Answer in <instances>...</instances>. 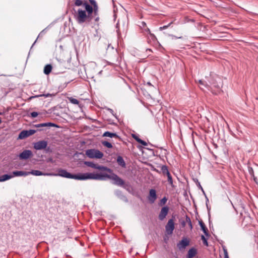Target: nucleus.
<instances>
[{
	"label": "nucleus",
	"instance_id": "c9c22d12",
	"mask_svg": "<svg viewBox=\"0 0 258 258\" xmlns=\"http://www.w3.org/2000/svg\"><path fill=\"white\" fill-rule=\"evenodd\" d=\"M223 250H224V258H229L227 249L225 247H224Z\"/></svg>",
	"mask_w": 258,
	"mask_h": 258
},
{
	"label": "nucleus",
	"instance_id": "bb28decb",
	"mask_svg": "<svg viewBox=\"0 0 258 258\" xmlns=\"http://www.w3.org/2000/svg\"><path fill=\"white\" fill-rule=\"evenodd\" d=\"M167 179H168V181L169 182V183L170 184V185L172 186V187H174V185H173V179H172V176H171V175L170 174V173H169L168 174H167Z\"/></svg>",
	"mask_w": 258,
	"mask_h": 258
},
{
	"label": "nucleus",
	"instance_id": "7ed1b4c3",
	"mask_svg": "<svg viewBox=\"0 0 258 258\" xmlns=\"http://www.w3.org/2000/svg\"><path fill=\"white\" fill-rule=\"evenodd\" d=\"M74 18L77 22L79 24L84 23L88 24L94 19L90 14L87 12L86 9L82 10L78 9L74 10Z\"/></svg>",
	"mask_w": 258,
	"mask_h": 258
},
{
	"label": "nucleus",
	"instance_id": "f3484780",
	"mask_svg": "<svg viewBox=\"0 0 258 258\" xmlns=\"http://www.w3.org/2000/svg\"><path fill=\"white\" fill-rule=\"evenodd\" d=\"M35 126L36 127H45V126H57V125L51 122H47V123H39L35 125Z\"/></svg>",
	"mask_w": 258,
	"mask_h": 258
},
{
	"label": "nucleus",
	"instance_id": "9d476101",
	"mask_svg": "<svg viewBox=\"0 0 258 258\" xmlns=\"http://www.w3.org/2000/svg\"><path fill=\"white\" fill-rule=\"evenodd\" d=\"M174 228V222L173 219H169L165 226V229L167 233L169 235L172 234Z\"/></svg>",
	"mask_w": 258,
	"mask_h": 258
},
{
	"label": "nucleus",
	"instance_id": "393cba45",
	"mask_svg": "<svg viewBox=\"0 0 258 258\" xmlns=\"http://www.w3.org/2000/svg\"><path fill=\"white\" fill-rule=\"evenodd\" d=\"M161 170L162 174L166 176L167 174H168L170 173L168 169L167 166L166 165H162L161 167Z\"/></svg>",
	"mask_w": 258,
	"mask_h": 258
},
{
	"label": "nucleus",
	"instance_id": "a18cd8bd",
	"mask_svg": "<svg viewBox=\"0 0 258 258\" xmlns=\"http://www.w3.org/2000/svg\"><path fill=\"white\" fill-rule=\"evenodd\" d=\"M206 199H207V202H208L209 200H208V198L207 197H206Z\"/></svg>",
	"mask_w": 258,
	"mask_h": 258
},
{
	"label": "nucleus",
	"instance_id": "ea45409f",
	"mask_svg": "<svg viewBox=\"0 0 258 258\" xmlns=\"http://www.w3.org/2000/svg\"><path fill=\"white\" fill-rule=\"evenodd\" d=\"M144 31L145 32H147L148 34H149L151 32L150 29L148 28H145Z\"/></svg>",
	"mask_w": 258,
	"mask_h": 258
},
{
	"label": "nucleus",
	"instance_id": "c756f323",
	"mask_svg": "<svg viewBox=\"0 0 258 258\" xmlns=\"http://www.w3.org/2000/svg\"><path fill=\"white\" fill-rule=\"evenodd\" d=\"M40 96H44L45 98H46V97H48L51 96V94H49V93L43 94H41V95H36L35 96H32V97H30V98H36V97H40Z\"/></svg>",
	"mask_w": 258,
	"mask_h": 258
},
{
	"label": "nucleus",
	"instance_id": "2eb2a0df",
	"mask_svg": "<svg viewBox=\"0 0 258 258\" xmlns=\"http://www.w3.org/2000/svg\"><path fill=\"white\" fill-rule=\"evenodd\" d=\"M189 244V241L187 239L184 238L182 239L179 243L177 244V246L179 249L184 248Z\"/></svg>",
	"mask_w": 258,
	"mask_h": 258
},
{
	"label": "nucleus",
	"instance_id": "423d86ee",
	"mask_svg": "<svg viewBox=\"0 0 258 258\" xmlns=\"http://www.w3.org/2000/svg\"><path fill=\"white\" fill-rule=\"evenodd\" d=\"M84 164L88 167H92L94 169H98L101 171V172H107L108 173H111L112 170L106 166L100 165L98 164L94 163L92 162L85 161Z\"/></svg>",
	"mask_w": 258,
	"mask_h": 258
},
{
	"label": "nucleus",
	"instance_id": "f8f14e48",
	"mask_svg": "<svg viewBox=\"0 0 258 258\" xmlns=\"http://www.w3.org/2000/svg\"><path fill=\"white\" fill-rule=\"evenodd\" d=\"M169 208L167 206L162 208L158 216L160 220L162 221L165 218L169 212Z\"/></svg>",
	"mask_w": 258,
	"mask_h": 258
},
{
	"label": "nucleus",
	"instance_id": "9b49d317",
	"mask_svg": "<svg viewBox=\"0 0 258 258\" xmlns=\"http://www.w3.org/2000/svg\"><path fill=\"white\" fill-rule=\"evenodd\" d=\"M33 156L32 152L31 150H25L20 153L19 155L20 159L26 160Z\"/></svg>",
	"mask_w": 258,
	"mask_h": 258
},
{
	"label": "nucleus",
	"instance_id": "a211bd4d",
	"mask_svg": "<svg viewBox=\"0 0 258 258\" xmlns=\"http://www.w3.org/2000/svg\"><path fill=\"white\" fill-rule=\"evenodd\" d=\"M103 137H110V138H119V136L116 133H110L108 131L105 132L103 134Z\"/></svg>",
	"mask_w": 258,
	"mask_h": 258
},
{
	"label": "nucleus",
	"instance_id": "1a4fd4ad",
	"mask_svg": "<svg viewBox=\"0 0 258 258\" xmlns=\"http://www.w3.org/2000/svg\"><path fill=\"white\" fill-rule=\"evenodd\" d=\"M47 142L44 140L39 141L33 144L34 148L36 150L45 149L47 146Z\"/></svg>",
	"mask_w": 258,
	"mask_h": 258
},
{
	"label": "nucleus",
	"instance_id": "ddd939ff",
	"mask_svg": "<svg viewBox=\"0 0 258 258\" xmlns=\"http://www.w3.org/2000/svg\"><path fill=\"white\" fill-rule=\"evenodd\" d=\"M148 200L150 203L153 204L157 199L156 191L154 189H151L149 191V195L148 197Z\"/></svg>",
	"mask_w": 258,
	"mask_h": 258
},
{
	"label": "nucleus",
	"instance_id": "79ce46f5",
	"mask_svg": "<svg viewBox=\"0 0 258 258\" xmlns=\"http://www.w3.org/2000/svg\"><path fill=\"white\" fill-rule=\"evenodd\" d=\"M146 24L144 22H142V26L141 27H146Z\"/></svg>",
	"mask_w": 258,
	"mask_h": 258
},
{
	"label": "nucleus",
	"instance_id": "a878e982",
	"mask_svg": "<svg viewBox=\"0 0 258 258\" xmlns=\"http://www.w3.org/2000/svg\"><path fill=\"white\" fill-rule=\"evenodd\" d=\"M85 3H88L86 1L82 0H75V5L76 6H83L85 8Z\"/></svg>",
	"mask_w": 258,
	"mask_h": 258
},
{
	"label": "nucleus",
	"instance_id": "6e6552de",
	"mask_svg": "<svg viewBox=\"0 0 258 258\" xmlns=\"http://www.w3.org/2000/svg\"><path fill=\"white\" fill-rule=\"evenodd\" d=\"M35 133L36 131L34 130H23L19 134L18 139L20 140L25 139L34 134Z\"/></svg>",
	"mask_w": 258,
	"mask_h": 258
},
{
	"label": "nucleus",
	"instance_id": "20e7f679",
	"mask_svg": "<svg viewBox=\"0 0 258 258\" xmlns=\"http://www.w3.org/2000/svg\"><path fill=\"white\" fill-rule=\"evenodd\" d=\"M85 9L87 12L90 14L96 22H98L99 20L98 16V7L97 3L93 6H90L88 3H85Z\"/></svg>",
	"mask_w": 258,
	"mask_h": 258
},
{
	"label": "nucleus",
	"instance_id": "c85d7f7f",
	"mask_svg": "<svg viewBox=\"0 0 258 258\" xmlns=\"http://www.w3.org/2000/svg\"><path fill=\"white\" fill-rule=\"evenodd\" d=\"M69 99L70 102H71L72 103H73L74 104L78 105L79 103V101L77 99L74 98L73 97H70V98H69Z\"/></svg>",
	"mask_w": 258,
	"mask_h": 258
},
{
	"label": "nucleus",
	"instance_id": "6ab92c4d",
	"mask_svg": "<svg viewBox=\"0 0 258 258\" xmlns=\"http://www.w3.org/2000/svg\"><path fill=\"white\" fill-rule=\"evenodd\" d=\"M132 137L137 142L141 144L142 145H143V146H147V143L145 141H144L141 140V139H140L139 137L137 135H136L135 134H132Z\"/></svg>",
	"mask_w": 258,
	"mask_h": 258
},
{
	"label": "nucleus",
	"instance_id": "4be33fe9",
	"mask_svg": "<svg viewBox=\"0 0 258 258\" xmlns=\"http://www.w3.org/2000/svg\"><path fill=\"white\" fill-rule=\"evenodd\" d=\"M117 162L119 165L122 167H125V163L121 156H118L117 158Z\"/></svg>",
	"mask_w": 258,
	"mask_h": 258
},
{
	"label": "nucleus",
	"instance_id": "c03bdc74",
	"mask_svg": "<svg viewBox=\"0 0 258 258\" xmlns=\"http://www.w3.org/2000/svg\"><path fill=\"white\" fill-rule=\"evenodd\" d=\"M44 31H45V30H42V31L41 32V33L39 34V36L40 34H41L42 33H43L44 32Z\"/></svg>",
	"mask_w": 258,
	"mask_h": 258
},
{
	"label": "nucleus",
	"instance_id": "dca6fc26",
	"mask_svg": "<svg viewBox=\"0 0 258 258\" xmlns=\"http://www.w3.org/2000/svg\"><path fill=\"white\" fill-rule=\"evenodd\" d=\"M12 175L14 176H26L29 175V173H28V172L23 171H14L12 172Z\"/></svg>",
	"mask_w": 258,
	"mask_h": 258
},
{
	"label": "nucleus",
	"instance_id": "aec40b11",
	"mask_svg": "<svg viewBox=\"0 0 258 258\" xmlns=\"http://www.w3.org/2000/svg\"><path fill=\"white\" fill-rule=\"evenodd\" d=\"M197 253V250L196 249L192 248L189 249L187 253L188 258H192L194 257Z\"/></svg>",
	"mask_w": 258,
	"mask_h": 258
},
{
	"label": "nucleus",
	"instance_id": "a19ab883",
	"mask_svg": "<svg viewBox=\"0 0 258 258\" xmlns=\"http://www.w3.org/2000/svg\"><path fill=\"white\" fill-rule=\"evenodd\" d=\"M89 1L92 6L96 4V2H95V0H89Z\"/></svg>",
	"mask_w": 258,
	"mask_h": 258
},
{
	"label": "nucleus",
	"instance_id": "f257e3e1",
	"mask_svg": "<svg viewBox=\"0 0 258 258\" xmlns=\"http://www.w3.org/2000/svg\"><path fill=\"white\" fill-rule=\"evenodd\" d=\"M108 174L106 172H100V173H92L91 179L98 180H105L107 179H109L114 181V184L122 186L124 184V181L120 178L116 174L113 173H109Z\"/></svg>",
	"mask_w": 258,
	"mask_h": 258
},
{
	"label": "nucleus",
	"instance_id": "f704fd0d",
	"mask_svg": "<svg viewBox=\"0 0 258 258\" xmlns=\"http://www.w3.org/2000/svg\"><path fill=\"white\" fill-rule=\"evenodd\" d=\"M199 83L200 86H203L205 87H207V86H208L206 83L205 84V82L201 80H199ZM200 87L202 89H203V88L201 86H200Z\"/></svg>",
	"mask_w": 258,
	"mask_h": 258
},
{
	"label": "nucleus",
	"instance_id": "0eeeda50",
	"mask_svg": "<svg viewBox=\"0 0 258 258\" xmlns=\"http://www.w3.org/2000/svg\"><path fill=\"white\" fill-rule=\"evenodd\" d=\"M86 155L90 158L101 159L103 154L98 150L89 149L86 151Z\"/></svg>",
	"mask_w": 258,
	"mask_h": 258
},
{
	"label": "nucleus",
	"instance_id": "72a5a7b5",
	"mask_svg": "<svg viewBox=\"0 0 258 258\" xmlns=\"http://www.w3.org/2000/svg\"><path fill=\"white\" fill-rule=\"evenodd\" d=\"M201 239L203 242V243L204 245H206V246H208V241L206 239V238H205V237L204 236V235H202L201 236Z\"/></svg>",
	"mask_w": 258,
	"mask_h": 258
},
{
	"label": "nucleus",
	"instance_id": "09e8293b",
	"mask_svg": "<svg viewBox=\"0 0 258 258\" xmlns=\"http://www.w3.org/2000/svg\"><path fill=\"white\" fill-rule=\"evenodd\" d=\"M182 38V37H178V38H180H180Z\"/></svg>",
	"mask_w": 258,
	"mask_h": 258
},
{
	"label": "nucleus",
	"instance_id": "cd10ccee",
	"mask_svg": "<svg viewBox=\"0 0 258 258\" xmlns=\"http://www.w3.org/2000/svg\"><path fill=\"white\" fill-rule=\"evenodd\" d=\"M186 222H187V224H188L190 229L191 230L192 229L191 221L190 218L187 216H186Z\"/></svg>",
	"mask_w": 258,
	"mask_h": 258
},
{
	"label": "nucleus",
	"instance_id": "49530a36",
	"mask_svg": "<svg viewBox=\"0 0 258 258\" xmlns=\"http://www.w3.org/2000/svg\"><path fill=\"white\" fill-rule=\"evenodd\" d=\"M200 187L202 189V190H203V188H202V187L201 186V185L200 184Z\"/></svg>",
	"mask_w": 258,
	"mask_h": 258
},
{
	"label": "nucleus",
	"instance_id": "e433bc0d",
	"mask_svg": "<svg viewBox=\"0 0 258 258\" xmlns=\"http://www.w3.org/2000/svg\"><path fill=\"white\" fill-rule=\"evenodd\" d=\"M30 114H31V116L32 117L34 118V117H36L37 116V115H38V113L37 112L34 111V112H31Z\"/></svg>",
	"mask_w": 258,
	"mask_h": 258
},
{
	"label": "nucleus",
	"instance_id": "37998d69",
	"mask_svg": "<svg viewBox=\"0 0 258 258\" xmlns=\"http://www.w3.org/2000/svg\"><path fill=\"white\" fill-rule=\"evenodd\" d=\"M147 84V85H148L149 86H152V85L151 84V83L150 82H148Z\"/></svg>",
	"mask_w": 258,
	"mask_h": 258
},
{
	"label": "nucleus",
	"instance_id": "5701e85b",
	"mask_svg": "<svg viewBox=\"0 0 258 258\" xmlns=\"http://www.w3.org/2000/svg\"><path fill=\"white\" fill-rule=\"evenodd\" d=\"M200 227L205 235H208V229L202 221H199Z\"/></svg>",
	"mask_w": 258,
	"mask_h": 258
},
{
	"label": "nucleus",
	"instance_id": "7c9ffc66",
	"mask_svg": "<svg viewBox=\"0 0 258 258\" xmlns=\"http://www.w3.org/2000/svg\"><path fill=\"white\" fill-rule=\"evenodd\" d=\"M102 144H103L104 146H105V147H107V148H111L112 147V144H111L110 143H109V142H107V141H104V142H102Z\"/></svg>",
	"mask_w": 258,
	"mask_h": 258
},
{
	"label": "nucleus",
	"instance_id": "4c0bfd02",
	"mask_svg": "<svg viewBox=\"0 0 258 258\" xmlns=\"http://www.w3.org/2000/svg\"><path fill=\"white\" fill-rule=\"evenodd\" d=\"M149 34L150 37L151 38V39H152L153 40H154L155 39H156V37L153 34H152L150 32Z\"/></svg>",
	"mask_w": 258,
	"mask_h": 258
},
{
	"label": "nucleus",
	"instance_id": "412c9836",
	"mask_svg": "<svg viewBox=\"0 0 258 258\" xmlns=\"http://www.w3.org/2000/svg\"><path fill=\"white\" fill-rule=\"evenodd\" d=\"M14 176L9 174H4L0 176V182H4L13 178Z\"/></svg>",
	"mask_w": 258,
	"mask_h": 258
},
{
	"label": "nucleus",
	"instance_id": "39448f33",
	"mask_svg": "<svg viewBox=\"0 0 258 258\" xmlns=\"http://www.w3.org/2000/svg\"><path fill=\"white\" fill-rule=\"evenodd\" d=\"M220 80V79L218 77H215V78H211L209 83L212 87H211V89L213 93L217 94L220 92L221 85L218 83V82Z\"/></svg>",
	"mask_w": 258,
	"mask_h": 258
},
{
	"label": "nucleus",
	"instance_id": "2f4dec72",
	"mask_svg": "<svg viewBox=\"0 0 258 258\" xmlns=\"http://www.w3.org/2000/svg\"><path fill=\"white\" fill-rule=\"evenodd\" d=\"M167 201V199L166 197H164L163 198H162L161 200H160V203H159V205L160 206H163L165 204V203H166Z\"/></svg>",
	"mask_w": 258,
	"mask_h": 258
},
{
	"label": "nucleus",
	"instance_id": "de8ad7c7",
	"mask_svg": "<svg viewBox=\"0 0 258 258\" xmlns=\"http://www.w3.org/2000/svg\"><path fill=\"white\" fill-rule=\"evenodd\" d=\"M2 122V120L0 118V123Z\"/></svg>",
	"mask_w": 258,
	"mask_h": 258
},
{
	"label": "nucleus",
	"instance_id": "b1692460",
	"mask_svg": "<svg viewBox=\"0 0 258 258\" xmlns=\"http://www.w3.org/2000/svg\"><path fill=\"white\" fill-rule=\"evenodd\" d=\"M52 70V66L51 64H47L45 66L44 69V73L45 75H48Z\"/></svg>",
	"mask_w": 258,
	"mask_h": 258
},
{
	"label": "nucleus",
	"instance_id": "f03ea898",
	"mask_svg": "<svg viewBox=\"0 0 258 258\" xmlns=\"http://www.w3.org/2000/svg\"><path fill=\"white\" fill-rule=\"evenodd\" d=\"M57 174H54L52 176H59L61 177L75 179L76 180H85L87 179H91L92 173H79L78 174H73L68 172L66 170L59 169Z\"/></svg>",
	"mask_w": 258,
	"mask_h": 258
},
{
	"label": "nucleus",
	"instance_id": "58836bf2",
	"mask_svg": "<svg viewBox=\"0 0 258 258\" xmlns=\"http://www.w3.org/2000/svg\"><path fill=\"white\" fill-rule=\"evenodd\" d=\"M186 223H187V222H186V220L185 221H182L181 222V224L182 226V227H184Z\"/></svg>",
	"mask_w": 258,
	"mask_h": 258
},
{
	"label": "nucleus",
	"instance_id": "473e14b6",
	"mask_svg": "<svg viewBox=\"0 0 258 258\" xmlns=\"http://www.w3.org/2000/svg\"><path fill=\"white\" fill-rule=\"evenodd\" d=\"M172 24V22H170V23H169V24H168V25H164V26H162V27H160L159 28V30H160V31H161V30H164V29H167V28L168 27H169V26H170Z\"/></svg>",
	"mask_w": 258,
	"mask_h": 258
},
{
	"label": "nucleus",
	"instance_id": "4468645a",
	"mask_svg": "<svg viewBox=\"0 0 258 258\" xmlns=\"http://www.w3.org/2000/svg\"><path fill=\"white\" fill-rule=\"evenodd\" d=\"M28 173H29V174H32L35 176H52L53 175V173H44L37 170H32L31 171L28 172Z\"/></svg>",
	"mask_w": 258,
	"mask_h": 258
}]
</instances>
